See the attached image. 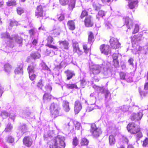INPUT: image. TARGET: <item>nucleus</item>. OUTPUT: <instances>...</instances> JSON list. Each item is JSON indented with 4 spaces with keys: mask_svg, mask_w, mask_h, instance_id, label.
Here are the masks:
<instances>
[{
    "mask_svg": "<svg viewBox=\"0 0 148 148\" xmlns=\"http://www.w3.org/2000/svg\"><path fill=\"white\" fill-rule=\"evenodd\" d=\"M92 7L93 8L96 10H98L100 9V7L98 5V4L94 3L92 4Z\"/></svg>",
    "mask_w": 148,
    "mask_h": 148,
    "instance_id": "obj_46",
    "label": "nucleus"
},
{
    "mask_svg": "<svg viewBox=\"0 0 148 148\" xmlns=\"http://www.w3.org/2000/svg\"><path fill=\"white\" fill-rule=\"evenodd\" d=\"M17 4L16 1L15 0H8L6 3L7 5L8 6H16Z\"/></svg>",
    "mask_w": 148,
    "mask_h": 148,
    "instance_id": "obj_31",
    "label": "nucleus"
},
{
    "mask_svg": "<svg viewBox=\"0 0 148 148\" xmlns=\"http://www.w3.org/2000/svg\"><path fill=\"white\" fill-rule=\"evenodd\" d=\"M45 6L41 5L37 6L35 11V16L38 18H43L45 16L44 8Z\"/></svg>",
    "mask_w": 148,
    "mask_h": 148,
    "instance_id": "obj_6",
    "label": "nucleus"
},
{
    "mask_svg": "<svg viewBox=\"0 0 148 148\" xmlns=\"http://www.w3.org/2000/svg\"><path fill=\"white\" fill-rule=\"evenodd\" d=\"M52 97V96L50 94L47 92L45 93L43 96V100L44 102H49L50 101Z\"/></svg>",
    "mask_w": 148,
    "mask_h": 148,
    "instance_id": "obj_21",
    "label": "nucleus"
},
{
    "mask_svg": "<svg viewBox=\"0 0 148 148\" xmlns=\"http://www.w3.org/2000/svg\"><path fill=\"white\" fill-rule=\"evenodd\" d=\"M148 144V138H147L143 141V143L142 145L143 147H146Z\"/></svg>",
    "mask_w": 148,
    "mask_h": 148,
    "instance_id": "obj_57",
    "label": "nucleus"
},
{
    "mask_svg": "<svg viewBox=\"0 0 148 148\" xmlns=\"http://www.w3.org/2000/svg\"><path fill=\"white\" fill-rule=\"evenodd\" d=\"M65 144L63 137L58 135L52 139L50 141V148H65Z\"/></svg>",
    "mask_w": 148,
    "mask_h": 148,
    "instance_id": "obj_1",
    "label": "nucleus"
},
{
    "mask_svg": "<svg viewBox=\"0 0 148 148\" xmlns=\"http://www.w3.org/2000/svg\"><path fill=\"white\" fill-rule=\"evenodd\" d=\"M64 73L67 77V80L71 79L75 75V74L73 72L69 69L65 71Z\"/></svg>",
    "mask_w": 148,
    "mask_h": 148,
    "instance_id": "obj_18",
    "label": "nucleus"
},
{
    "mask_svg": "<svg viewBox=\"0 0 148 148\" xmlns=\"http://www.w3.org/2000/svg\"><path fill=\"white\" fill-rule=\"evenodd\" d=\"M73 51L74 53H76L79 56L82 55L83 51L80 47L78 42H74L73 44Z\"/></svg>",
    "mask_w": 148,
    "mask_h": 148,
    "instance_id": "obj_9",
    "label": "nucleus"
},
{
    "mask_svg": "<svg viewBox=\"0 0 148 148\" xmlns=\"http://www.w3.org/2000/svg\"><path fill=\"white\" fill-rule=\"evenodd\" d=\"M134 61V59L132 58H130L128 60V62L130 63V65H134L133 61Z\"/></svg>",
    "mask_w": 148,
    "mask_h": 148,
    "instance_id": "obj_63",
    "label": "nucleus"
},
{
    "mask_svg": "<svg viewBox=\"0 0 148 148\" xmlns=\"http://www.w3.org/2000/svg\"><path fill=\"white\" fill-rule=\"evenodd\" d=\"M66 86L67 88L69 89L78 88L77 85L75 84H67Z\"/></svg>",
    "mask_w": 148,
    "mask_h": 148,
    "instance_id": "obj_34",
    "label": "nucleus"
},
{
    "mask_svg": "<svg viewBox=\"0 0 148 148\" xmlns=\"http://www.w3.org/2000/svg\"><path fill=\"white\" fill-rule=\"evenodd\" d=\"M138 0L130 1L128 4V6L130 9L132 10L136 6L138 5Z\"/></svg>",
    "mask_w": 148,
    "mask_h": 148,
    "instance_id": "obj_19",
    "label": "nucleus"
},
{
    "mask_svg": "<svg viewBox=\"0 0 148 148\" xmlns=\"http://www.w3.org/2000/svg\"><path fill=\"white\" fill-rule=\"evenodd\" d=\"M98 15L101 17H102L105 15L104 11L102 10L99 11L98 12Z\"/></svg>",
    "mask_w": 148,
    "mask_h": 148,
    "instance_id": "obj_61",
    "label": "nucleus"
},
{
    "mask_svg": "<svg viewBox=\"0 0 148 148\" xmlns=\"http://www.w3.org/2000/svg\"><path fill=\"white\" fill-rule=\"evenodd\" d=\"M62 106L64 110L66 112H68L70 110L69 103L67 101H63L62 102Z\"/></svg>",
    "mask_w": 148,
    "mask_h": 148,
    "instance_id": "obj_20",
    "label": "nucleus"
},
{
    "mask_svg": "<svg viewBox=\"0 0 148 148\" xmlns=\"http://www.w3.org/2000/svg\"><path fill=\"white\" fill-rule=\"evenodd\" d=\"M109 42L111 48L112 49H116L120 47L121 44L116 38L114 37H111L110 40Z\"/></svg>",
    "mask_w": 148,
    "mask_h": 148,
    "instance_id": "obj_7",
    "label": "nucleus"
},
{
    "mask_svg": "<svg viewBox=\"0 0 148 148\" xmlns=\"http://www.w3.org/2000/svg\"><path fill=\"white\" fill-rule=\"evenodd\" d=\"M13 128V126L10 124H8L6 127L5 131L6 132H10L12 131Z\"/></svg>",
    "mask_w": 148,
    "mask_h": 148,
    "instance_id": "obj_36",
    "label": "nucleus"
},
{
    "mask_svg": "<svg viewBox=\"0 0 148 148\" xmlns=\"http://www.w3.org/2000/svg\"><path fill=\"white\" fill-rule=\"evenodd\" d=\"M59 109L60 106L58 104L53 103L51 104L50 110L52 117L55 119L59 116Z\"/></svg>",
    "mask_w": 148,
    "mask_h": 148,
    "instance_id": "obj_5",
    "label": "nucleus"
},
{
    "mask_svg": "<svg viewBox=\"0 0 148 148\" xmlns=\"http://www.w3.org/2000/svg\"><path fill=\"white\" fill-rule=\"evenodd\" d=\"M128 29H133L132 33L133 34L138 33L139 30V26L137 24H134L133 23H131L129 26Z\"/></svg>",
    "mask_w": 148,
    "mask_h": 148,
    "instance_id": "obj_15",
    "label": "nucleus"
},
{
    "mask_svg": "<svg viewBox=\"0 0 148 148\" xmlns=\"http://www.w3.org/2000/svg\"><path fill=\"white\" fill-rule=\"evenodd\" d=\"M23 144L28 147H30L32 144L33 141L30 137L28 136L24 137L23 139Z\"/></svg>",
    "mask_w": 148,
    "mask_h": 148,
    "instance_id": "obj_13",
    "label": "nucleus"
},
{
    "mask_svg": "<svg viewBox=\"0 0 148 148\" xmlns=\"http://www.w3.org/2000/svg\"><path fill=\"white\" fill-rule=\"evenodd\" d=\"M18 22L16 21H11L9 24L8 28L10 29H11L13 27L17 26L18 25Z\"/></svg>",
    "mask_w": 148,
    "mask_h": 148,
    "instance_id": "obj_30",
    "label": "nucleus"
},
{
    "mask_svg": "<svg viewBox=\"0 0 148 148\" xmlns=\"http://www.w3.org/2000/svg\"><path fill=\"white\" fill-rule=\"evenodd\" d=\"M79 140L78 138L77 137L75 136L74 137L72 141V144L75 147L77 146L78 144Z\"/></svg>",
    "mask_w": 148,
    "mask_h": 148,
    "instance_id": "obj_37",
    "label": "nucleus"
},
{
    "mask_svg": "<svg viewBox=\"0 0 148 148\" xmlns=\"http://www.w3.org/2000/svg\"><path fill=\"white\" fill-rule=\"evenodd\" d=\"M122 141L123 143H125L127 144L129 143V140L127 137L123 136L122 138Z\"/></svg>",
    "mask_w": 148,
    "mask_h": 148,
    "instance_id": "obj_54",
    "label": "nucleus"
},
{
    "mask_svg": "<svg viewBox=\"0 0 148 148\" xmlns=\"http://www.w3.org/2000/svg\"><path fill=\"white\" fill-rule=\"evenodd\" d=\"M46 46L48 47L49 48H52L55 49H58L56 46L51 45V44H46Z\"/></svg>",
    "mask_w": 148,
    "mask_h": 148,
    "instance_id": "obj_52",
    "label": "nucleus"
},
{
    "mask_svg": "<svg viewBox=\"0 0 148 148\" xmlns=\"http://www.w3.org/2000/svg\"><path fill=\"white\" fill-rule=\"evenodd\" d=\"M31 57L34 59H39L40 57V55L38 52H33L30 55Z\"/></svg>",
    "mask_w": 148,
    "mask_h": 148,
    "instance_id": "obj_23",
    "label": "nucleus"
},
{
    "mask_svg": "<svg viewBox=\"0 0 148 148\" xmlns=\"http://www.w3.org/2000/svg\"><path fill=\"white\" fill-rule=\"evenodd\" d=\"M109 140L110 145H112L114 144L116 142L114 136L112 134L110 135L109 137Z\"/></svg>",
    "mask_w": 148,
    "mask_h": 148,
    "instance_id": "obj_26",
    "label": "nucleus"
},
{
    "mask_svg": "<svg viewBox=\"0 0 148 148\" xmlns=\"http://www.w3.org/2000/svg\"><path fill=\"white\" fill-rule=\"evenodd\" d=\"M45 88L46 91L51 92L52 90V87L50 84H47L45 86Z\"/></svg>",
    "mask_w": 148,
    "mask_h": 148,
    "instance_id": "obj_39",
    "label": "nucleus"
},
{
    "mask_svg": "<svg viewBox=\"0 0 148 148\" xmlns=\"http://www.w3.org/2000/svg\"><path fill=\"white\" fill-rule=\"evenodd\" d=\"M82 47L84 50V52L86 54L90 52L91 51L90 47H89L86 44H84L82 45Z\"/></svg>",
    "mask_w": 148,
    "mask_h": 148,
    "instance_id": "obj_25",
    "label": "nucleus"
},
{
    "mask_svg": "<svg viewBox=\"0 0 148 148\" xmlns=\"http://www.w3.org/2000/svg\"><path fill=\"white\" fill-rule=\"evenodd\" d=\"M99 49L101 53L106 55H108L111 52V48L108 45H101L100 46Z\"/></svg>",
    "mask_w": 148,
    "mask_h": 148,
    "instance_id": "obj_8",
    "label": "nucleus"
},
{
    "mask_svg": "<svg viewBox=\"0 0 148 148\" xmlns=\"http://www.w3.org/2000/svg\"><path fill=\"white\" fill-rule=\"evenodd\" d=\"M67 25L68 29L71 31H73L75 29V23L74 20H69L67 23Z\"/></svg>",
    "mask_w": 148,
    "mask_h": 148,
    "instance_id": "obj_17",
    "label": "nucleus"
},
{
    "mask_svg": "<svg viewBox=\"0 0 148 148\" xmlns=\"http://www.w3.org/2000/svg\"><path fill=\"white\" fill-rule=\"evenodd\" d=\"M4 68L5 70H8L11 68V66L8 63L4 65Z\"/></svg>",
    "mask_w": 148,
    "mask_h": 148,
    "instance_id": "obj_59",
    "label": "nucleus"
},
{
    "mask_svg": "<svg viewBox=\"0 0 148 148\" xmlns=\"http://www.w3.org/2000/svg\"><path fill=\"white\" fill-rule=\"evenodd\" d=\"M6 141L9 143H12L14 141V138L11 135H8L6 138Z\"/></svg>",
    "mask_w": 148,
    "mask_h": 148,
    "instance_id": "obj_33",
    "label": "nucleus"
},
{
    "mask_svg": "<svg viewBox=\"0 0 148 148\" xmlns=\"http://www.w3.org/2000/svg\"><path fill=\"white\" fill-rule=\"evenodd\" d=\"M14 73L16 75H23V66L20 65L17 67L14 70Z\"/></svg>",
    "mask_w": 148,
    "mask_h": 148,
    "instance_id": "obj_22",
    "label": "nucleus"
},
{
    "mask_svg": "<svg viewBox=\"0 0 148 148\" xmlns=\"http://www.w3.org/2000/svg\"><path fill=\"white\" fill-rule=\"evenodd\" d=\"M103 93L105 94V97L106 98H107L108 97V96L110 93V92H109L108 90H106Z\"/></svg>",
    "mask_w": 148,
    "mask_h": 148,
    "instance_id": "obj_64",
    "label": "nucleus"
},
{
    "mask_svg": "<svg viewBox=\"0 0 148 148\" xmlns=\"http://www.w3.org/2000/svg\"><path fill=\"white\" fill-rule=\"evenodd\" d=\"M60 43L62 44L64 49L68 50L69 49V43L67 41L65 40L61 41Z\"/></svg>",
    "mask_w": 148,
    "mask_h": 148,
    "instance_id": "obj_27",
    "label": "nucleus"
},
{
    "mask_svg": "<svg viewBox=\"0 0 148 148\" xmlns=\"http://www.w3.org/2000/svg\"><path fill=\"white\" fill-rule=\"evenodd\" d=\"M37 86L38 87L40 88L41 89H42V88L44 86V84L42 79H40L39 80L37 83Z\"/></svg>",
    "mask_w": 148,
    "mask_h": 148,
    "instance_id": "obj_42",
    "label": "nucleus"
},
{
    "mask_svg": "<svg viewBox=\"0 0 148 148\" xmlns=\"http://www.w3.org/2000/svg\"><path fill=\"white\" fill-rule=\"evenodd\" d=\"M126 128L130 133L132 134H135L140 131V128L134 123L130 122L127 125Z\"/></svg>",
    "mask_w": 148,
    "mask_h": 148,
    "instance_id": "obj_4",
    "label": "nucleus"
},
{
    "mask_svg": "<svg viewBox=\"0 0 148 148\" xmlns=\"http://www.w3.org/2000/svg\"><path fill=\"white\" fill-rule=\"evenodd\" d=\"M53 34L55 35H58L60 33V31L57 29H55L53 30Z\"/></svg>",
    "mask_w": 148,
    "mask_h": 148,
    "instance_id": "obj_60",
    "label": "nucleus"
},
{
    "mask_svg": "<svg viewBox=\"0 0 148 148\" xmlns=\"http://www.w3.org/2000/svg\"><path fill=\"white\" fill-rule=\"evenodd\" d=\"M101 65V66L99 65L96 64L91 65L90 66V70L94 75H97L100 73L101 67H103L104 68H106L107 69L109 68L107 62H104Z\"/></svg>",
    "mask_w": 148,
    "mask_h": 148,
    "instance_id": "obj_2",
    "label": "nucleus"
},
{
    "mask_svg": "<svg viewBox=\"0 0 148 148\" xmlns=\"http://www.w3.org/2000/svg\"><path fill=\"white\" fill-rule=\"evenodd\" d=\"M53 136L50 133H47L45 134L44 135V139L45 140H49L51 139Z\"/></svg>",
    "mask_w": 148,
    "mask_h": 148,
    "instance_id": "obj_38",
    "label": "nucleus"
},
{
    "mask_svg": "<svg viewBox=\"0 0 148 148\" xmlns=\"http://www.w3.org/2000/svg\"><path fill=\"white\" fill-rule=\"evenodd\" d=\"M47 43L46 44H51L53 41V38L51 36H49L47 39Z\"/></svg>",
    "mask_w": 148,
    "mask_h": 148,
    "instance_id": "obj_44",
    "label": "nucleus"
},
{
    "mask_svg": "<svg viewBox=\"0 0 148 148\" xmlns=\"http://www.w3.org/2000/svg\"><path fill=\"white\" fill-rule=\"evenodd\" d=\"M88 10H86L85 9L82 11L81 15L80 16V18L81 19H82L84 17L88 16Z\"/></svg>",
    "mask_w": 148,
    "mask_h": 148,
    "instance_id": "obj_28",
    "label": "nucleus"
},
{
    "mask_svg": "<svg viewBox=\"0 0 148 148\" xmlns=\"http://www.w3.org/2000/svg\"><path fill=\"white\" fill-rule=\"evenodd\" d=\"M131 38L132 42L135 43L136 42L138 41V35H135L134 36H132Z\"/></svg>",
    "mask_w": 148,
    "mask_h": 148,
    "instance_id": "obj_40",
    "label": "nucleus"
},
{
    "mask_svg": "<svg viewBox=\"0 0 148 148\" xmlns=\"http://www.w3.org/2000/svg\"><path fill=\"white\" fill-rule=\"evenodd\" d=\"M119 56V54L118 53H114L112 55L113 59V65L116 68L119 66V62L118 59Z\"/></svg>",
    "mask_w": 148,
    "mask_h": 148,
    "instance_id": "obj_12",
    "label": "nucleus"
},
{
    "mask_svg": "<svg viewBox=\"0 0 148 148\" xmlns=\"http://www.w3.org/2000/svg\"><path fill=\"white\" fill-rule=\"evenodd\" d=\"M95 36L93 32L92 31L89 32L88 33V43L92 44L95 40Z\"/></svg>",
    "mask_w": 148,
    "mask_h": 148,
    "instance_id": "obj_16",
    "label": "nucleus"
},
{
    "mask_svg": "<svg viewBox=\"0 0 148 148\" xmlns=\"http://www.w3.org/2000/svg\"><path fill=\"white\" fill-rule=\"evenodd\" d=\"M82 105L80 101H76L74 104V112L75 114H78L82 109Z\"/></svg>",
    "mask_w": 148,
    "mask_h": 148,
    "instance_id": "obj_14",
    "label": "nucleus"
},
{
    "mask_svg": "<svg viewBox=\"0 0 148 148\" xmlns=\"http://www.w3.org/2000/svg\"><path fill=\"white\" fill-rule=\"evenodd\" d=\"M120 78L122 79H125L126 76V74L123 72H121L119 73Z\"/></svg>",
    "mask_w": 148,
    "mask_h": 148,
    "instance_id": "obj_49",
    "label": "nucleus"
},
{
    "mask_svg": "<svg viewBox=\"0 0 148 148\" xmlns=\"http://www.w3.org/2000/svg\"><path fill=\"white\" fill-rule=\"evenodd\" d=\"M89 143L88 139L85 138H82L80 142V144L81 146L87 145Z\"/></svg>",
    "mask_w": 148,
    "mask_h": 148,
    "instance_id": "obj_24",
    "label": "nucleus"
},
{
    "mask_svg": "<svg viewBox=\"0 0 148 148\" xmlns=\"http://www.w3.org/2000/svg\"><path fill=\"white\" fill-rule=\"evenodd\" d=\"M4 38H8L10 40H13V38L11 37L10 35L8 32H6L4 34Z\"/></svg>",
    "mask_w": 148,
    "mask_h": 148,
    "instance_id": "obj_50",
    "label": "nucleus"
},
{
    "mask_svg": "<svg viewBox=\"0 0 148 148\" xmlns=\"http://www.w3.org/2000/svg\"><path fill=\"white\" fill-rule=\"evenodd\" d=\"M60 4L63 6L66 5L69 2L68 0H59Z\"/></svg>",
    "mask_w": 148,
    "mask_h": 148,
    "instance_id": "obj_45",
    "label": "nucleus"
},
{
    "mask_svg": "<svg viewBox=\"0 0 148 148\" xmlns=\"http://www.w3.org/2000/svg\"><path fill=\"white\" fill-rule=\"evenodd\" d=\"M29 75L30 79L32 81L35 80L36 77V75L33 73L29 74Z\"/></svg>",
    "mask_w": 148,
    "mask_h": 148,
    "instance_id": "obj_48",
    "label": "nucleus"
},
{
    "mask_svg": "<svg viewBox=\"0 0 148 148\" xmlns=\"http://www.w3.org/2000/svg\"><path fill=\"white\" fill-rule=\"evenodd\" d=\"M94 109V108L92 105H91L90 106H88L86 110V112H89Z\"/></svg>",
    "mask_w": 148,
    "mask_h": 148,
    "instance_id": "obj_55",
    "label": "nucleus"
},
{
    "mask_svg": "<svg viewBox=\"0 0 148 148\" xmlns=\"http://www.w3.org/2000/svg\"><path fill=\"white\" fill-rule=\"evenodd\" d=\"M64 18L65 17L64 14H60L58 18V19L59 21L61 22L63 21Z\"/></svg>",
    "mask_w": 148,
    "mask_h": 148,
    "instance_id": "obj_51",
    "label": "nucleus"
},
{
    "mask_svg": "<svg viewBox=\"0 0 148 148\" xmlns=\"http://www.w3.org/2000/svg\"><path fill=\"white\" fill-rule=\"evenodd\" d=\"M34 66L33 65H29L28 66L27 70L29 74L34 72Z\"/></svg>",
    "mask_w": 148,
    "mask_h": 148,
    "instance_id": "obj_32",
    "label": "nucleus"
},
{
    "mask_svg": "<svg viewBox=\"0 0 148 148\" xmlns=\"http://www.w3.org/2000/svg\"><path fill=\"white\" fill-rule=\"evenodd\" d=\"M29 33L31 37L34 36L36 33L34 28L32 29L29 30Z\"/></svg>",
    "mask_w": 148,
    "mask_h": 148,
    "instance_id": "obj_47",
    "label": "nucleus"
},
{
    "mask_svg": "<svg viewBox=\"0 0 148 148\" xmlns=\"http://www.w3.org/2000/svg\"><path fill=\"white\" fill-rule=\"evenodd\" d=\"M90 131L91 136L94 138H98L102 133L101 129L97 127L95 123L91 124Z\"/></svg>",
    "mask_w": 148,
    "mask_h": 148,
    "instance_id": "obj_3",
    "label": "nucleus"
},
{
    "mask_svg": "<svg viewBox=\"0 0 148 148\" xmlns=\"http://www.w3.org/2000/svg\"><path fill=\"white\" fill-rule=\"evenodd\" d=\"M1 116L3 119H5L8 117L9 115L8 113L7 112L3 111L1 112Z\"/></svg>",
    "mask_w": 148,
    "mask_h": 148,
    "instance_id": "obj_43",
    "label": "nucleus"
},
{
    "mask_svg": "<svg viewBox=\"0 0 148 148\" xmlns=\"http://www.w3.org/2000/svg\"><path fill=\"white\" fill-rule=\"evenodd\" d=\"M38 43V40L37 39H35L32 42V44L33 45L36 46Z\"/></svg>",
    "mask_w": 148,
    "mask_h": 148,
    "instance_id": "obj_62",
    "label": "nucleus"
},
{
    "mask_svg": "<svg viewBox=\"0 0 148 148\" xmlns=\"http://www.w3.org/2000/svg\"><path fill=\"white\" fill-rule=\"evenodd\" d=\"M84 22V25L86 27H91L94 25L92 17L91 15H89L88 16L86 17Z\"/></svg>",
    "mask_w": 148,
    "mask_h": 148,
    "instance_id": "obj_10",
    "label": "nucleus"
},
{
    "mask_svg": "<svg viewBox=\"0 0 148 148\" xmlns=\"http://www.w3.org/2000/svg\"><path fill=\"white\" fill-rule=\"evenodd\" d=\"M16 12L18 14L21 15L24 12V10L23 9L20 7H17L16 9Z\"/></svg>",
    "mask_w": 148,
    "mask_h": 148,
    "instance_id": "obj_35",
    "label": "nucleus"
},
{
    "mask_svg": "<svg viewBox=\"0 0 148 148\" xmlns=\"http://www.w3.org/2000/svg\"><path fill=\"white\" fill-rule=\"evenodd\" d=\"M75 0H71L69 5L68 8L71 10H72L75 7Z\"/></svg>",
    "mask_w": 148,
    "mask_h": 148,
    "instance_id": "obj_29",
    "label": "nucleus"
},
{
    "mask_svg": "<svg viewBox=\"0 0 148 148\" xmlns=\"http://www.w3.org/2000/svg\"><path fill=\"white\" fill-rule=\"evenodd\" d=\"M136 134H137L136 137L137 140H139L140 138L143 137V134L141 131L140 128V131L138 132Z\"/></svg>",
    "mask_w": 148,
    "mask_h": 148,
    "instance_id": "obj_41",
    "label": "nucleus"
},
{
    "mask_svg": "<svg viewBox=\"0 0 148 148\" xmlns=\"http://www.w3.org/2000/svg\"><path fill=\"white\" fill-rule=\"evenodd\" d=\"M16 42L19 44H22L23 42V39L20 37L17 38L15 39Z\"/></svg>",
    "mask_w": 148,
    "mask_h": 148,
    "instance_id": "obj_53",
    "label": "nucleus"
},
{
    "mask_svg": "<svg viewBox=\"0 0 148 148\" xmlns=\"http://www.w3.org/2000/svg\"><path fill=\"white\" fill-rule=\"evenodd\" d=\"M143 115L141 112H139L137 113H133L130 116V119L132 121H139L141 120Z\"/></svg>",
    "mask_w": 148,
    "mask_h": 148,
    "instance_id": "obj_11",
    "label": "nucleus"
},
{
    "mask_svg": "<svg viewBox=\"0 0 148 148\" xmlns=\"http://www.w3.org/2000/svg\"><path fill=\"white\" fill-rule=\"evenodd\" d=\"M75 129L76 130H78L80 129V123L77 122H76L75 124Z\"/></svg>",
    "mask_w": 148,
    "mask_h": 148,
    "instance_id": "obj_58",
    "label": "nucleus"
},
{
    "mask_svg": "<svg viewBox=\"0 0 148 148\" xmlns=\"http://www.w3.org/2000/svg\"><path fill=\"white\" fill-rule=\"evenodd\" d=\"M20 129L22 132H23L27 130V127L25 125H23L20 127Z\"/></svg>",
    "mask_w": 148,
    "mask_h": 148,
    "instance_id": "obj_56",
    "label": "nucleus"
}]
</instances>
